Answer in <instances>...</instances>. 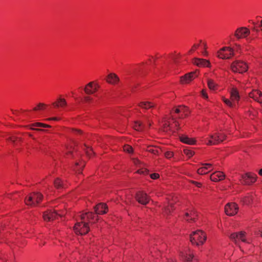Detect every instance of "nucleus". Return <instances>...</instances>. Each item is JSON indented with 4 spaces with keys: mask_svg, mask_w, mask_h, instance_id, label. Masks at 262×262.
Listing matches in <instances>:
<instances>
[{
    "mask_svg": "<svg viewBox=\"0 0 262 262\" xmlns=\"http://www.w3.org/2000/svg\"><path fill=\"white\" fill-rule=\"evenodd\" d=\"M206 235L200 230L194 231L190 235V241L192 244L196 246L203 245L206 240Z\"/></svg>",
    "mask_w": 262,
    "mask_h": 262,
    "instance_id": "nucleus-1",
    "label": "nucleus"
},
{
    "mask_svg": "<svg viewBox=\"0 0 262 262\" xmlns=\"http://www.w3.org/2000/svg\"><path fill=\"white\" fill-rule=\"evenodd\" d=\"M43 195L39 192H33L28 196L26 197L25 203L26 205L31 207L36 206L42 200Z\"/></svg>",
    "mask_w": 262,
    "mask_h": 262,
    "instance_id": "nucleus-2",
    "label": "nucleus"
},
{
    "mask_svg": "<svg viewBox=\"0 0 262 262\" xmlns=\"http://www.w3.org/2000/svg\"><path fill=\"white\" fill-rule=\"evenodd\" d=\"M226 136L222 133H215L209 136V139H206V144L208 145H217L225 140Z\"/></svg>",
    "mask_w": 262,
    "mask_h": 262,
    "instance_id": "nucleus-3",
    "label": "nucleus"
},
{
    "mask_svg": "<svg viewBox=\"0 0 262 262\" xmlns=\"http://www.w3.org/2000/svg\"><path fill=\"white\" fill-rule=\"evenodd\" d=\"M88 223L81 220L80 222H77L74 227V230L77 234L84 235L88 233L90 228Z\"/></svg>",
    "mask_w": 262,
    "mask_h": 262,
    "instance_id": "nucleus-4",
    "label": "nucleus"
},
{
    "mask_svg": "<svg viewBox=\"0 0 262 262\" xmlns=\"http://www.w3.org/2000/svg\"><path fill=\"white\" fill-rule=\"evenodd\" d=\"M234 55V50L230 47H224L217 52V56L222 59H230Z\"/></svg>",
    "mask_w": 262,
    "mask_h": 262,
    "instance_id": "nucleus-5",
    "label": "nucleus"
},
{
    "mask_svg": "<svg viewBox=\"0 0 262 262\" xmlns=\"http://www.w3.org/2000/svg\"><path fill=\"white\" fill-rule=\"evenodd\" d=\"M231 69L234 72L243 73L248 70V66L243 61L235 60L231 65Z\"/></svg>",
    "mask_w": 262,
    "mask_h": 262,
    "instance_id": "nucleus-6",
    "label": "nucleus"
},
{
    "mask_svg": "<svg viewBox=\"0 0 262 262\" xmlns=\"http://www.w3.org/2000/svg\"><path fill=\"white\" fill-rule=\"evenodd\" d=\"M230 238L236 245H237L238 241H241L244 243H249V241L246 238V232L243 231L232 233L230 235Z\"/></svg>",
    "mask_w": 262,
    "mask_h": 262,
    "instance_id": "nucleus-7",
    "label": "nucleus"
},
{
    "mask_svg": "<svg viewBox=\"0 0 262 262\" xmlns=\"http://www.w3.org/2000/svg\"><path fill=\"white\" fill-rule=\"evenodd\" d=\"M238 207L235 203H229L225 206V212L228 216H233L237 213Z\"/></svg>",
    "mask_w": 262,
    "mask_h": 262,
    "instance_id": "nucleus-8",
    "label": "nucleus"
},
{
    "mask_svg": "<svg viewBox=\"0 0 262 262\" xmlns=\"http://www.w3.org/2000/svg\"><path fill=\"white\" fill-rule=\"evenodd\" d=\"M250 34V30L246 27H239L237 28L234 33V36L239 39L246 38Z\"/></svg>",
    "mask_w": 262,
    "mask_h": 262,
    "instance_id": "nucleus-9",
    "label": "nucleus"
},
{
    "mask_svg": "<svg viewBox=\"0 0 262 262\" xmlns=\"http://www.w3.org/2000/svg\"><path fill=\"white\" fill-rule=\"evenodd\" d=\"M256 178V175L254 174L246 173L242 176L241 182L243 184L250 185L255 182Z\"/></svg>",
    "mask_w": 262,
    "mask_h": 262,
    "instance_id": "nucleus-10",
    "label": "nucleus"
},
{
    "mask_svg": "<svg viewBox=\"0 0 262 262\" xmlns=\"http://www.w3.org/2000/svg\"><path fill=\"white\" fill-rule=\"evenodd\" d=\"M136 200L142 205H146L149 201V198L143 191H138L136 194Z\"/></svg>",
    "mask_w": 262,
    "mask_h": 262,
    "instance_id": "nucleus-11",
    "label": "nucleus"
},
{
    "mask_svg": "<svg viewBox=\"0 0 262 262\" xmlns=\"http://www.w3.org/2000/svg\"><path fill=\"white\" fill-rule=\"evenodd\" d=\"M198 76L195 72H192L185 74L181 77V82L182 84L189 83Z\"/></svg>",
    "mask_w": 262,
    "mask_h": 262,
    "instance_id": "nucleus-12",
    "label": "nucleus"
},
{
    "mask_svg": "<svg viewBox=\"0 0 262 262\" xmlns=\"http://www.w3.org/2000/svg\"><path fill=\"white\" fill-rule=\"evenodd\" d=\"M61 214L57 213L56 212L49 210L44 212L43 217L46 221H51L57 219L58 216Z\"/></svg>",
    "mask_w": 262,
    "mask_h": 262,
    "instance_id": "nucleus-13",
    "label": "nucleus"
},
{
    "mask_svg": "<svg viewBox=\"0 0 262 262\" xmlns=\"http://www.w3.org/2000/svg\"><path fill=\"white\" fill-rule=\"evenodd\" d=\"M202 167L198 169L197 172L199 174H205L213 170L212 164L211 163L202 164Z\"/></svg>",
    "mask_w": 262,
    "mask_h": 262,
    "instance_id": "nucleus-14",
    "label": "nucleus"
},
{
    "mask_svg": "<svg viewBox=\"0 0 262 262\" xmlns=\"http://www.w3.org/2000/svg\"><path fill=\"white\" fill-rule=\"evenodd\" d=\"M225 178V174L223 172L220 171L214 172L210 176V180L214 182L223 180Z\"/></svg>",
    "mask_w": 262,
    "mask_h": 262,
    "instance_id": "nucleus-15",
    "label": "nucleus"
},
{
    "mask_svg": "<svg viewBox=\"0 0 262 262\" xmlns=\"http://www.w3.org/2000/svg\"><path fill=\"white\" fill-rule=\"evenodd\" d=\"M249 96L257 102L262 103V93L260 91L254 90L249 93Z\"/></svg>",
    "mask_w": 262,
    "mask_h": 262,
    "instance_id": "nucleus-16",
    "label": "nucleus"
},
{
    "mask_svg": "<svg viewBox=\"0 0 262 262\" xmlns=\"http://www.w3.org/2000/svg\"><path fill=\"white\" fill-rule=\"evenodd\" d=\"M97 90V85H94L93 82H89L85 88L84 91L86 94H92L96 92Z\"/></svg>",
    "mask_w": 262,
    "mask_h": 262,
    "instance_id": "nucleus-17",
    "label": "nucleus"
},
{
    "mask_svg": "<svg viewBox=\"0 0 262 262\" xmlns=\"http://www.w3.org/2000/svg\"><path fill=\"white\" fill-rule=\"evenodd\" d=\"M94 210L97 214H104L107 212V207L105 204L100 203L94 207Z\"/></svg>",
    "mask_w": 262,
    "mask_h": 262,
    "instance_id": "nucleus-18",
    "label": "nucleus"
},
{
    "mask_svg": "<svg viewBox=\"0 0 262 262\" xmlns=\"http://www.w3.org/2000/svg\"><path fill=\"white\" fill-rule=\"evenodd\" d=\"M193 63L201 67H209L210 66V63L208 60L201 58H195Z\"/></svg>",
    "mask_w": 262,
    "mask_h": 262,
    "instance_id": "nucleus-19",
    "label": "nucleus"
},
{
    "mask_svg": "<svg viewBox=\"0 0 262 262\" xmlns=\"http://www.w3.org/2000/svg\"><path fill=\"white\" fill-rule=\"evenodd\" d=\"M95 215L92 212H86L80 215V219L82 221L89 223H92L91 221L94 220Z\"/></svg>",
    "mask_w": 262,
    "mask_h": 262,
    "instance_id": "nucleus-20",
    "label": "nucleus"
},
{
    "mask_svg": "<svg viewBox=\"0 0 262 262\" xmlns=\"http://www.w3.org/2000/svg\"><path fill=\"white\" fill-rule=\"evenodd\" d=\"M106 81L110 84H116L119 82V78L116 74L111 73L107 76Z\"/></svg>",
    "mask_w": 262,
    "mask_h": 262,
    "instance_id": "nucleus-21",
    "label": "nucleus"
},
{
    "mask_svg": "<svg viewBox=\"0 0 262 262\" xmlns=\"http://www.w3.org/2000/svg\"><path fill=\"white\" fill-rule=\"evenodd\" d=\"M180 141L185 144L194 145L196 141L193 138H190L187 136L182 135L179 136Z\"/></svg>",
    "mask_w": 262,
    "mask_h": 262,
    "instance_id": "nucleus-22",
    "label": "nucleus"
},
{
    "mask_svg": "<svg viewBox=\"0 0 262 262\" xmlns=\"http://www.w3.org/2000/svg\"><path fill=\"white\" fill-rule=\"evenodd\" d=\"M133 127L136 130L142 132L146 129V125L140 121H136L134 122Z\"/></svg>",
    "mask_w": 262,
    "mask_h": 262,
    "instance_id": "nucleus-23",
    "label": "nucleus"
},
{
    "mask_svg": "<svg viewBox=\"0 0 262 262\" xmlns=\"http://www.w3.org/2000/svg\"><path fill=\"white\" fill-rule=\"evenodd\" d=\"M138 105L142 108L147 110L154 107L156 104L155 103L149 101H142L139 103Z\"/></svg>",
    "mask_w": 262,
    "mask_h": 262,
    "instance_id": "nucleus-24",
    "label": "nucleus"
},
{
    "mask_svg": "<svg viewBox=\"0 0 262 262\" xmlns=\"http://www.w3.org/2000/svg\"><path fill=\"white\" fill-rule=\"evenodd\" d=\"M230 95L232 101L238 102V100H239L240 96L239 95V93L236 88H233L231 89L230 92Z\"/></svg>",
    "mask_w": 262,
    "mask_h": 262,
    "instance_id": "nucleus-25",
    "label": "nucleus"
},
{
    "mask_svg": "<svg viewBox=\"0 0 262 262\" xmlns=\"http://www.w3.org/2000/svg\"><path fill=\"white\" fill-rule=\"evenodd\" d=\"M197 216L196 212L194 211H191L190 213H185V219L187 221L191 220L193 221H195V218Z\"/></svg>",
    "mask_w": 262,
    "mask_h": 262,
    "instance_id": "nucleus-26",
    "label": "nucleus"
},
{
    "mask_svg": "<svg viewBox=\"0 0 262 262\" xmlns=\"http://www.w3.org/2000/svg\"><path fill=\"white\" fill-rule=\"evenodd\" d=\"M67 104L66 101L64 99L59 98L57 102H54L53 105L55 107L61 106L63 107Z\"/></svg>",
    "mask_w": 262,
    "mask_h": 262,
    "instance_id": "nucleus-27",
    "label": "nucleus"
},
{
    "mask_svg": "<svg viewBox=\"0 0 262 262\" xmlns=\"http://www.w3.org/2000/svg\"><path fill=\"white\" fill-rule=\"evenodd\" d=\"M162 128L164 132H167L170 129V124L165 119L162 122Z\"/></svg>",
    "mask_w": 262,
    "mask_h": 262,
    "instance_id": "nucleus-28",
    "label": "nucleus"
},
{
    "mask_svg": "<svg viewBox=\"0 0 262 262\" xmlns=\"http://www.w3.org/2000/svg\"><path fill=\"white\" fill-rule=\"evenodd\" d=\"M182 256L185 262H191L193 257V255L190 253H186V255L183 254Z\"/></svg>",
    "mask_w": 262,
    "mask_h": 262,
    "instance_id": "nucleus-29",
    "label": "nucleus"
},
{
    "mask_svg": "<svg viewBox=\"0 0 262 262\" xmlns=\"http://www.w3.org/2000/svg\"><path fill=\"white\" fill-rule=\"evenodd\" d=\"M208 88L211 90H215L217 87V84L212 79H208L207 81Z\"/></svg>",
    "mask_w": 262,
    "mask_h": 262,
    "instance_id": "nucleus-30",
    "label": "nucleus"
},
{
    "mask_svg": "<svg viewBox=\"0 0 262 262\" xmlns=\"http://www.w3.org/2000/svg\"><path fill=\"white\" fill-rule=\"evenodd\" d=\"M147 150L154 155H159L160 153V151L159 150L157 149H154L153 148V146H149L147 147Z\"/></svg>",
    "mask_w": 262,
    "mask_h": 262,
    "instance_id": "nucleus-31",
    "label": "nucleus"
},
{
    "mask_svg": "<svg viewBox=\"0 0 262 262\" xmlns=\"http://www.w3.org/2000/svg\"><path fill=\"white\" fill-rule=\"evenodd\" d=\"M173 207L172 203H169L168 205L164 209V213L165 214H169L171 212V210L172 209Z\"/></svg>",
    "mask_w": 262,
    "mask_h": 262,
    "instance_id": "nucleus-32",
    "label": "nucleus"
},
{
    "mask_svg": "<svg viewBox=\"0 0 262 262\" xmlns=\"http://www.w3.org/2000/svg\"><path fill=\"white\" fill-rule=\"evenodd\" d=\"M55 187L57 188H60L62 187V184L59 179H57L54 181Z\"/></svg>",
    "mask_w": 262,
    "mask_h": 262,
    "instance_id": "nucleus-33",
    "label": "nucleus"
},
{
    "mask_svg": "<svg viewBox=\"0 0 262 262\" xmlns=\"http://www.w3.org/2000/svg\"><path fill=\"white\" fill-rule=\"evenodd\" d=\"M223 101L229 107H233L235 106V104L233 103L231 101H230L229 99H226L225 98H223Z\"/></svg>",
    "mask_w": 262,
    "mask_h": 262,
    "instance_id": "nucleus-34",
    "label": "nucleus"
},
{
    "mask_svg": "<svg viewBox=\"0 0 262 262\" xmlns=\"http://www.w3.org/2000/svg\"><path fill=\"white\" fill-rule=\"evenodd\" d=\"M32 126L35 127H51L50 125L41 123H35L33 124Z\"/></svg>",
    "mask_w": 262,
    "mask_h": 262,
    "instance_id": "nucleus-35",
    "label": "nucleus"
},
{
    "mask_svg": "<svg viewBox=\"0 0 262 262\" xmlns=\"http://www.w3.org/2000/svg\"><path fill=\"white\" fill-rule=\"evenodd\" d=\"M184 153L188 157H191L194 155V152L189 149H184Z\"/></svg>",
    "mask_w": 262,
    "mask_h": 262,
    "instance_id": "nucleus-36",
    "label": "nucleus"
},
{
    "mask_svg": "<svg viewBox=\"0 0 262 262\" xmlns=\"http://www.w3.org/2000/svg\"><path fill=\"white\" fill-rule=\"evenodd\" d=\"M123 150L128 153H132L133 152L132 147L128 145H124L123 147Z\"/></svg>",
    "mask_w": 262,
    "mask_h": 262,
    "instance_id": "nucleus-37",
    "label": "nucleus"
},
{
    "mask_svg": "<svg viewBox=\"0 0 262 262\" xmlns=\"http://www.w3.org/2000/svg\"><path fill=\"white\" fill-rule=\"evenodd\" d=\"M181 110H182L181 113L184 114L185 116H187L188 113V109L186 106L184 105L181 106Z\"/></svg>",
    "mask_w": 262,
    "mask_h": 262,
    "instance_id": "nucleus-38",
    "label": "nucleus"
},
{
    "mask_svg": "<svg viewBox=\"0 0 262 262\" xmlns=\"http://www.w3.org/2000/svg\"><path fill=\"white\" fill-rule=\"evenodd\" d=\"M46 105L44 103H40L37 105V107H35L33 108L34 111H37L38 110H43L45 108Z\"/></svg>",
    "mask_w": 262,
    "mask_h": 262,
    "instance_id": "nucleus-39",
    "label": "nucleus"
},
{
    "mask_svg": "<svg viewBox=\"0 0 262 262\" xmlns=\"http://www.w3.org/2000/svg\"><path fill=\"white\" fill-rule=\"evenodd\" d=\"M138 172L140 174H147L149 171L147 169H141L138 170Z\"/></svg>",
    "mask_w": 262,
    "mask_h": 262,
    "instance_id": "nucleus-40",
    "label": "nucleus"
},
{
    "mask_svg": "<svg viewBox=\"0 0 262 262\" xmlns=\"http://www.w3.org/2000/svg\"><path fill=\"white\" fill-rule=\"evenodd\" d=\"M173 152L171 151H166L165 153V156L167 159L171 158V157H173Z\"/></svg>",
    "mask_w": 262,
    "mask_h": 262,
    "instance_id": "nucleus-41",
    "label": "nucleus"
},
{
    "mask_svg": "<svg viewBox=\"0 0 262 262\" xmlns=\"http://www.w3.org/2000/svg\"><path fill=\"white\" fill-rule=\"evenodd\" d=\"M85 146L86 147V154H87V155L88 156H90L93 153V150L92 149H91V148L90 147H86V145H85Z\"/></svg>",
    "mask_w": 262,
    "mask_h": 262,
    "instance_id": "nucleus-42",
    "label": "nucleus"
},
{
    "mask_svg": "<svg viewBox=\"0 0 262 262\" xmlns=\"http://www.w3.org/2000/svg\"><path fill=\"white\" fill-rule=\"evenodd\" d=\"M171 119L173 121V123L175 124V126L178 128L177 129H179V122L176 120V118L172 116Z\"/></svg>",
    "mask_w": 262,
    "mask_h": 262,
    "instance_id": "nucleus-43",
    "label": "nucleus"
},
{
    "mask_svg": "<svg viewBox=\"0 0 262 262\" xmlns=\"http://www.w3.org/2000/svg\"><path fill=\"white\" fill-rule=\"evenodd\" d=\"M199 46V44L198 45H194L192 48L189 50V53H191V52H193L196 49H197Z\"/></svg>",
    "mask_w": 262,
    "mask_h": 262,
    "instance_id": "nucleus-44",
    "label": "nucleus"
},
{
    "mask_svg": "<svg viewBox=\"0 0 262 262\" xmlns=\"http://www.w3.org/2000/svg\"><path fill=\"white\" fill-rule=\"evenodd\" d=\"M150 176L152 179H157V178H159V174L157 173H154L151 174Z\"/></svg>",
    "mask_w": 262,
    "mask_h": 262,
    "instance_id": "nucleus-45",
    "label": "nucleus"
},
{
    "mask_svg": "<svg viewBox=\"0 0 262 262\" xmlns=\"http://www.w3.org/2000/svg\"><path fill=\"white\" fill-rule=\"evenodd\" d=\"M16 138L14 137V136H11V137H9L8 138H7V139L11 142H12V143H14L16 140Z\"/></svg>",
    "mask_w": 262,
    "mask_h": 262,
    "instance_id": "nucleus-46",
    "label": "nucleus"
},
{
    "mask_svg": "<svg viewBox=\"0 0 262 262\" xmlns=\"http://www.w3.org/2000/svg\"><path fill=\"white\" fill-rule=\"evenodd\" d=\"M182 112V110H181V106H179L178 108L174 110V112L176 113H180Z\"/></svg>",
    "mask_w": 262,
    "mask_h": 262,
    "instance_id": "nucleus-47",
    "label": "nucleus"
},
{
    "mask_svg": "<svg viewBox=\"0 0 262 262\" xmlns=\"http://www.w3.org/2000/svg\"><path fill=\"white\" fill-rule=\"evenodd\" d=\"M92 100V98L89 96H85L84 97V101L85 102H89Z\"/></svg>",
    "mask_w": 262,
    "mask_h": 262,
    "instance_id": "nucleus-48",
    "label": "nucleus"
},
{
    "mask_svg": "<svg viewBox=\"0 0 262 262\" xmlns=\"http://www.w3.org/2000/svg\"><path fill=\"white\" fill-rule=\"evenodd\" d=\"M192 183L193 184H195V185L196 186V187H200L202 185V184L200 183H199V182H195V181H192Z\"/></svg>",
    "mask_w": 262,
    "mask_h": 262,
    "instance_id": "nucleus-49",
    "label": "nucleus"
},
{
    "mask_svg": "<svg viewBox=\"0 0 262 262\" xmlns=\"http://www.w3.org/2000/svg\"><path fill=\"white\" fill-rule=\"evenodd\" d=\"M202 96H203L204 98H208V96H207V94L206 93V92H205L204 90H203V91H202Z\"/></svg>",
    "mask_w": 262,
    "mask_h": 262,
    "instance_id": "nucleus-50",
    "label": "nucleus"
},
{
    "mask_svg": "<svg viewBox=\"0 0 262 262\" xmlns=\"http://www.w3.org/2000/svg\"><path fill=\"white\" fill-rule=\"evenodd\" d=\"M84 167V163H83L82 165V167H81V169H76V170L79 173H81V170H82V169Z\"/></svg>",
    "mask_w": 262,
    "mask_h": 262,
    "instance_id": "nucleus-51",
    "label": "nucleus"
},
{
    "mask_svg": "<svg viewBox=\"0 0 262 262\" xmlns=\"http://www.w3.org/2000/svg\"><path fill=\"white\" fill-rule=\"evenodd\" d=\"M49 120H58V118L56 117H53L48 119Z\"/></svg>",
    "mask_w": 262,
    "mask_h": 262,
    "instance_id": "nucleus-52",
    "label": "nucleus"
},
{
    "mask_svg": "<svg viewBox=\"0 0 262 262\" xmlns=\"http://www.w3.org/2000/svg\"><path fill=\"white\" fill-rule=\"evenodd\" d=\"M257 235H259L261 237H262V230H259Z\"/></svg>",
    "mask_w": 262,
    "mask_h": 262,
    "instance_id": "nucleus-53",
    "label": "nucleus"
},
{
    "mask_svg": "<svg viewBox=\"0 0 262 262\" xmlns=\"http://www.w3.org/2000/svg\"><path fill=\"white\" fill-rule=\"evenodd\" d=\"M146 123L148 126H150L151 125V123L148 119H147Z\"/></svg>",
    "mask_w": 262,
    "mask_h": 262,
    "instance_id": "nucleus-54",
    "label": "nucleus"
},
{
    "mask_svg": "<svg viewBox=\"0 0 262 262\" xmlns=\"http://www.w3.org/2000/svg\"><path fill=\"white\" fill-rule=\"evenodd\" d=\"M77 134H81L82 132L80 130H74Z\"/></svg>",
    "mask_w": 262,
    "mask_h": 262,
    "instance_id": "nucleus-55",
    "label": "nucleus"
},
{
    "mask_svg": "<svg viewBox=\"0 0 262 262\" xmlns=\"http://www.w3.org/2000/svg\"><path fill=\"white\" fill-rule=\"evenodd\" d=\"M258 174L262 176V168L261 169L259 170V172H258Z\"/></svg>",
    "mask_w": 262,
    "mask_h": 262,
    "instance_id": "nucleus-56",
    "label": "nucleus"
},
{
    "mask_svg": "<svg viewBox=\"0 0 262 262\" xmlns=\"http://www.w3.org/2000/svg\"><path fill=\"white\" fill-rule=\"evenodd\" d=\"M203 53L204 54V55H207V52L206 51H205L204 52H203Z\"/></svg>",
    "mask_w": 262,
    "mask_h": 262,
    "instance_id": "nucleus-57",
    "label": "nucleus"
},
{
    "mask_svg": "<svg viewBox=\"0 0 262 262\" xmlns=\"http://www.w3.org/2000/svg\"><path fill=\"white\" fill-rule=\"evenodd\" d=\"M253 30H255V31H258V29H256V28L255 27H254L253 28Z\"/></svg>",
    "mask_w": 262,
    "mask_h": 262,
    "instance_id": "nucleus-58",
    "label": "nucleus"
},
{
    "mask_svg": "<svg viewBox=\"0 0 262 262\" xmlns=\"http://www.w3.org/2000/svg\"><path fill=\"white\" fill-rule=\"evenodd\" d=\"M204 47L205 49H206V43L204 44Z\"/></svg>",
    "mask_w": 262,
    "mask_h": 262,
    "instance_id": "nucleus-59",
    "label": "nucleus"
},
{
    "mask_svg": "<svg viewBox=\"0 0 262 262\" xmlns=\"http://www.w3.org/2000/svg\"><path fill=\"white\" fill-rule=\"evenodd\" d=\"M167 262H174L172 260H168Z\"/></svg>",
    "mask_w": 262,
    "mask_h": 262,
    "instance_id": "nucleus-60",
    "label": "nucleus"
},
{
    "mask_svg": "<svg viewBox=\"0 0 262 262\" xmlns=\"http://www.w3.org/2000/svg\"><path fill=\"white\" fill-rule=\"evenodd\" d=\"M156 148H158V147H156ZM159 148L160 149L161 151H163L162 149L161 148L159 147Z\"/></svg>",
    "mask_w": 262,
    "mask_h": 262,
    "instance_id": "nucleus-61",
    "label": "nucleus"
},
{
    "mask_svg": "<svg viewBox=\"0 0 262 262\" xmlns=\"http://www.w3.org/2000/svg\"><path fill=\"white\" fill-rule=\"evenodd\" d=\"M79 165V163H78V162H76V163H75V165H76V166H77V165Z\"/></svg>",
    "mask_w": 262,
    "mask_h": 262,
    "instance_id": "nucleus-62",
    "label": "nucleus"
},
{
    "mask_svg": "<svg viewBox=\"0 0 262 262\" xmlns=\"http://www.w3.org/2000/svg\"><path fill=\"white\" fill-rule=\"evenodd\" d=\"M260 26L262 27V20L260 21Z\"/></svg>",
    "mask_w": 262,
    "mask_h": 262,
    "instance_id": "nucleus-63",
    "label": "nucleus"
},
{
    "mask_svg": "<svg viewBox=\"0 0 262 262\" xmlns=\"http://www.w3.org/2000/svg\"><path fill=\"white\" fill-rule=\"evenodd\" d=\"M183 118L182 115L179 117V118Z\"/></svg>",
    "mask_w": 262,
    "mask_h": 262,
    "instance_id": "nucleus-64",
    "label": "nucleus"
}]
</instances>
